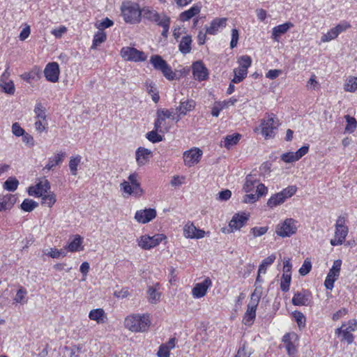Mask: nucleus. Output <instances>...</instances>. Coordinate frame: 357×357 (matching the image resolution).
Masks as SVG:
<instances>
[{
  "label": "nucleus",
  "instance_id": "nucleus-1",
  "mask_svg": "<svg viewBox=\"0 0 357 357\" xmlns=\"http://www.w3.org/2000/svg\"><path fill=\"white\" fill-rule=\"evenodd\" d=\"M150 324L148 315L133 314L125 320V326L132 332H144Z\"/></svg>",
  "mask_w": 357,
  "mask_h": 357
},
{
  "label": "nucleus",
  "instance_id": "nucleus-2",
  "mask_svg": "<svg viewBox=\"0 0 357 357\" xmlns=\"http://www.w3.org/2000/svg\"><path fill=\"white\" fill-rule=\"evenodd\" d=\"M121 14L124 20L127 23L135 24L140 21L142 17V10L138 4L130 1L122 3Z\"/></svg>",
  "mask_w": 357,
  "mask_h": 357
},
{
  "label": "nucleus",
  "instance_id": "nucleus-3",
  "mask_svg": "<svg viewBox=\"0 0 357 357\" xmlns=\"http://www.w3.org/2000/svg\"><path fill=\"white\" fill-rule=\"evenodd\" d=\"M128 179V181H124L121 183V189L128 195L141 196L143 194V190L138 181V174L137 173L131 174Z\"/></svg>",
  "mask_w": 357,
  "mask_h": 357
},
{
  "label": "nucleus",
  "instance_id": "nucleus-4",
  "mask_svg": "<svg viewBox=\"0 0 357 357\" xmlns=\"http://www.w3.org/2000/svg\"><path fill=\"white\" fill-rule=\"evenodd\" d=\"M345 223L346 220L344 217L339 216L335 225V236L330 242L332 245H340L344 241L349 231L348 227L346 226Z\"/></svg>",
  "mask_w": 357,
  "mask_h": 357
},
{
  "label": "nucleus",
  "instance_id": "nucleus-5",
  "mask_svg": "<svg viewBox=\"0 0 357 357\" xmlns=\"http://www.w3.org/2000/svg\"><path fill=\"white\" fill-rule=\"evenodd\" d=\"M278 126V120L273 114H268L267 119H262L260 124L261 133L266 139L273 138Z\"/></svg>",
  "mask_w": 357,
  "mask_h": 357
},
{
  "label": "nucleus",
  "instance_id": "nucleus-6",
  "mask_svg": "<svg viewBox=\"0 0 357 357\" xmlns=\"http://www.w3.org/2000/svg\"><path fill=\"white\" fill-rule=\"evenodd\" d=\"M297 222L292 218H287L276 227L275 232L281 237H289L297 231Z\"/></svg>",
  "mask_w": 357,
  "mask_h": 357
},
{
  "label": "nucleus",
  "instance_id": "nucleus-7",
  "mask_svg": "<svg viewBox=\"0 0 357 357\" xmlns=\"http://www.w3.org/2000/svg\"><path fill=\"white\" fill-rule=\"evenodd\" d=\"M259 302V296L255 292L251 294L250 301L247 305V310L243 317L245 324H251L256 317V310Z\"/></svg>",
  "mask_w": 357,
  "mask_h": 357
},
{
  "label": "nucleus",
  "instance_id": "nucleus-8",
  "mask_svg": "<svg viewBox=\"0 0 357 357\" xmlns=\"http://www.w3.org/2000/svg\"><path fill=\"white\" fill-rule=\"evenodd\" d=\"M342 261L340 259L335 260L333 262L332 268L329 270L326 278L324 281V286L327 289L332 290L334 287V282L338 279Z\"/></svg>",
  "mask_w": 357,
  "mask_h": 357
},
{
  "label": "nucleus",
  "instance_id": "nucleus-9",
  "mask_svg": "<svg viewBox=\"0 0 357 357\" xmlns=\"http://www.w3.org/2000/svg\"><path fill=\"white\" fill-rule=\"evenodd\" d=\"M121 56L127 61H144L146 59L144 52L134 47H126L121 50Z\"/></svg>",
  "mask_w": 357,
  "mask_h": 357
},
{
  "label": "nucleus",
  "instance_id": "nucleus-10",
  "mask_svg": "<svg viewBox=\"0 0 357 357\" xmlns=\"http://www.w3.org/2000/svg\"><path fill=\"white\" fill-rule=\"evenodd\" d=\"M165 238V236L161 234H158L153 236L145 235L141 236L138 241V245L144 250H149L159 245Z\"/></svg>",
  "mask_w": 357,
  "mask_h": 357
},
{
  "label": "nucleus",
  "instance_id": "nucleus-11",
  "mask_svg": "<svg viewBox=\"0 0 357 357\" xmlns=\"http://www.w3.org/2000/svg\"><path fill=\"white\" fill-rule=\"evenodd\" d=\"M350 26L351 25L347 22H341L329 30L326 33L324 34L321 36V41L322 43L331 41V40L336 38L340 33L346 31Z\"/></svg>",
  "mask_w": 357,
  "mask_h": 357
},
{
  "label": "nucleus",
  "instance_id": "nucleus-12",
  "mask_svg": "<svg viewBox=\"0 0 357 357\" xmlns=\"http://www.w3.org/2000/svg\"><path fill=\"white\" fill-rule=\"evenodd\" d=\"M202 155V151L199 148H193L183 153L185 165L190 167L198 163Z\"/></svg>",
  "mask_w": 357,
  "mask_h": 357
},
{
  "label": "nucleus",
  "instance_id": "nucleus-13",
  "mask_svg": "<svg viewBox=\"0 0 357 357\" xmlns=\"http://www.w3.org/2000/svg\"><path fill=\"white\" fill-rule=\"evenodd\" d=\"M311 301V293L307 289H301L294 294L291 303L295 306H307Z\"/></svg>",
  "mask_w": 357,
  "mask_h": 357
},
{
  "label": "nucleus",
  "instance_id": "nucleus-14",
  "mask_svg": "<svg viewBox=\"0 0 357 357\" xmlns=\"http://www.w3.org/2000/svg\"><path fill=\"white\" fill-rule=\"evenodd\" d=\"M50 189V182L47 179H43L38 182L35 186H31L29 188V194L31 196L42 197L45 196Z\"/></svg>",
  "mask_w": 357,
  "mask_h": 357
},
{
  "label": "nucleus",
  "instance_id": "nucleus-15",
  "mask_svg": "<svg viewBox=\"0 0 357 357\" xmlns=\"http://www.w3.org/2000/svg\"><path fill=\"white\" fill-rule=\"evenodd\" d=\"M59 73V66L56 62L49 63L44 70V75L46 79L53 83L58 82Z\"/></svg>",
  "mask_w": 357,
  "mask_h": 357
},
{
  "label": "nucleus",
  "instance_id": "nucleus-16",
  "mask_svg": "<svg viewBox=\"0 0 357 357\" xmlns=\"http://www.w3.org/2000/svg\"><path fill=\"white\" fill-rule=\"evenodd\" d=\"M309 150L308 146H303L296 152H288L281 155V160L286 163H291L298 161L303 155H305Z\"/></svg>",
  "mask_w": 357,
  "mask_h": 357
},
{
  "label": "nucleus",
  "instance_id": "nucleus-17",
  "mask_svg": "<svg viewBox=\"0 0 357 357\" xmlns=\"http://www.w3.org/2000/svg\"><path fill=\"white\" fill-rule=\"evenodd\" d=\"M192 74L195 79L199 81L206 80L208 78V73L202 61H197L192 66Z\"/></svg>",
  "mask_w": 357,
  "mask_h": 357
},
{
  "label": "nucleus",
  "instance_id": "nucleus-18",
  "mask_svg": "<svg viewBox=\"0 0 357 357\" xmlns=\"http://www.w3.org/2000/svg\"><path fill=\"white\" fill-rule=\"evenodd\" d=\"M156 216V211L154 208H148L137 211L135 215V219L139 223L146 224Z\"/></svg>",
  "mask_w": 357,
  "mask_h": 357
},
{
  "label": "nucleus",
  "instance_id": "nucleus-19",
  "mask_svg": "<svg viewBox=\"0 0 357 357\" xmlns=\"http://www.w3.org/2000/svg\"><path fill=\"white\" fill-rule=\"evenodd\" d=\"M211 284L212 282L209 278H206L203 282L196 284L192 290L193 297L199 298L204 296Z\"/></svg>",
  "mask_w": 357,
  "mask_h": 357
},
{
  "label": "nucleus",
  "instance_id": "nucleus-20",
  "mask_svg": "<svg viewBox=\"0 0 357 357\" xmlns=\"http://www.w3.org/2000/svg\"><path fill=\"white\" fill-rule=\"evenodd\" d=\"M204 234V231L197 229L192 223L186 224L183 228L184 236L188 238H202Z\"/></svg>",
  "mask_w": 357,
  "mask_h": 357
},
{
  "label": "nucleus",
  "instance_id": "nucleus-21",
  "mask_svg": "<svg viewBox=\"0 0 357 357\" xmlns=\"http://www.w3.org/2000/svg\"><path fill=\"white\" fill-rule=\"evenodd\" d=\"M248 220V215L245 213L243 214H235L229 223V226L231 231L240 229L245 225Z\"/></svg>",
  "mask_w": 357,
  "mask_h": 357
},
{
  "label": "nucleus",
  "instance_id": "nucleus-22",
  "mask_svg": "<svg viewBox=\"0 0 357 357\" xmlns=\"http://www.w3.org/2000/svg\"><path fill=\"white\" fill-rule=\"evenodd\" d=\"M172 112L169 109H160L157 111V119L154 123V128L156 131L162 132V123L166 119H169Z\"/></svg>",
  "mask_w": 357,
  "mask_h": 357
},
{
  "label": "nucleus",
  "instance_id": "nucleus-23",
  "mask_svg": "<svg viewBox=\"0 0 357 357\" xmlns=\"http://www.w3.org/2000/svg\"><path fill=\"white\" fill-rule=\"evenodd\" d=\"M293 337L296 338V335L295 334L287 333L283 336L282 341L285 344V348L288 355L290 357H296L297 349L291 342Z\"/></svg>",
  "mask_w": 357,
  "mask_h": 357
},
{
  "label": "nucleus",
  "instance_id": "nucleus-24",
  "mask_svg": "<svg viewBox=\"0 0 357 357\" xmlns=\"http://www.w3.org/2000/svg\"><path fill=\"white\" fill-rule=\"evenodd\" d=\"M152 154L151 150L139 147L136 151V160L139 166L144 165L149 160Z\"/></svg>",
  "mask_w": 357,
  "mask_h": 357
},
{
  "label": "nucleus",
  "instance_id": "nucleus-25",
  "mask_svg": "<svg viewBox=\"0 0 357 357\" xmlns=\"http://www.w3.org/2000/svg\"><path fill=\"white\" fill-rule=\"evenodd\" d=\"M142 16L144 19L158 24L162 21V14L160 15L156 10L149 8H144L142 10Z\"/></svg>",
  "mask_w": 357,
  "mask_h": 357
},
{
  "label": "nucleus",
  "instance_id": "nucleus-26",
  "mask_svg": "<svg viewBox=\"0 0 357 357\" xmlns=\"http://www.w3.org/2000/svg\"><path fill=\"white\" fill-rule=\"evenodd\" d=\"M227 18H215L211 22L208 27L206 29V33L210 35H215L220 28L226 26Z\"/></svg>",
  "mask_w": 357,
  "mask_h": 357
},
{
  "label": "nucleus",
  "instance_id": "nucleus-27",
  "mask_svg": "<svg viewBox=\"0 0 357 357\" xmlns=\"http://www.w3.org/2000/svg\"><path fill=\"white\" fill-rule=\"evenodd\" d=\"M17 198L15 195L8 194L0 198V211L10 210L15 204Z\"/></svg>",
  "mask_w": 357,
  "mask_h": 357
},
{
  "label": "nucleus",
  "instance_id": "nucleus-28",
  "mask_svg": "<svg viewBox=\"0 0 357 357\" xmlns=\"http://www.w3.org/2000/svg\"><path fill=\"white\" fill-rule=\"evenodd\" d=\"M294 24L290 22H286L282 24L275 26L272 31V38L274 40L278 41V38L282 34L285 33L290 28L293 27Z\"/></svg>",
  "mask_w": 357,
  "mask_h": 357
},
{
  "label": "nucleus",
  "instance_id": "nucleus-29",
  "mask_svg": "<svg viewBox=\"0 0 357 357\" xmlns=\"http://www.w3.org/2000/svg\"><path fill=\"white\" fill-rule=\"evenodd\" d=\"M89 317L98 324H103L107 319V315L105 311L101 308L94 309L90 311Z\"/></svg>",
  "mask_w": 357,
  "mask_h": 357
},
{
  "label": "nucleus",
  "instance_id": "nucleus-30",
  "mask_svg": "<svg viewBox=\"0 0 357 357\" xmlns=\"http://www.w3.org/2000/svg\"><path fill=\"white\" fill-rule=\"evenodd\" d=\"M200 6L198 5H194L188 10L182 12L179 15V20L182 22L188 21L198 15L200 13Z\"/></svg>",
  "mask_w": 357,
  "mask_h": 357
},
{
  "label": "nucleus",
  "instance_id": "nucleus-31",
  "mask_svg": "<svg viewBox=\"0 0 357 357\" xmlns=\"http://www.w3.org/2000/svg\"><path fill=\"white\" fill-rule=\"evenodd\" d=\"M195 106V102L193 100H187L181 101L176 110L179 112V115H185L188 112L192 110Z\"/></svg>",
  "mask_w": 357,
  "mask_h": 357
},
{
  "label": "nucleus",
  "instance_id": "nucleus-32",
  "mask_svg": "<svg viewBox=\"0 0 357 357\" xmlns=\"http://www.w3.org/2000/svg\"><path fill=\"white\" fill-rule=\"evenodd\" d=\"M192 38L190 36H183L179 43L178 48L181 53L186 54L191 51Z\"/></svg>",
  "mask_w": 357,
  "mask_h": 357
},
{
  "label": "nucleus",
  "instance_id": "nucleus-33",
  "mask_svg": "<svg viewBox=\"0 0 357 357\" xmlns=\"http://www.w3.org/2000/svg\"><path fill=\"white\" fill-rule=\"evenodd\" d=\"M150 63L157 70H161L167 63L159 55H153L150 59Z\"/></svg>",
  "mask_w": 357,
  "mask_h": 357
},
{
  "label": "nucleus",
  "instance_id": "nucleus-34",
  "mask_svg": "<svg viewBox=\"0 0 357 357\" xmlns=\"http://www.w3.org/2000/svg\"><path fill=\"white\" fill-rule=\"evenodd\" d=\"M64 156H65V153H61V154L57 153L54 157L50 158L48 160V162L46 165L45 168L48 170L52 169L54 167L59 165L62 162L63 158Z\"/></svg>",
  "mask_w": 357,
  "mask_h": 357
},
{
  "label": "nucleus",
  "instance_id": "nucleus-35",
  "mask_svg": "<svg viewBox=\"0 0 357 357\" xmlns=\"http://www.w3.org/2000/svg\"><path fill=\"white\" fill-rule=\"evenodd\" d=\"M158 25L162 27L163 30L161 35L164 38H167L170 25V17L162 13V21Z\"/></svg>",
  "mask_w": 357,
  "mask_h": 357
},
{
  "label": "nucleus",
  "instance_id": "nucleus-36",
  "mask_svg": "<svg viewBox=\"0 0 357 357\" xmlns=\"http://www.w3.org/2000/svg\"><path fill=\"white\" fill-rule=\"evenodd\" d=\"M276 259L275 254L269 255L268 257L264 259L259 267V274L266 273V268L268 266L271 265Z\"/></svg>",
  "mask_w": 357,
  "mask_h": 357
},
{
  "label": "nucleus",
  "instance_id": "nucleus-37",
  "mask_svg": "<svg viewBox=\"0 0 357 357\" xmlns=\"http://www.w3.org/2000/svg\"><path fill=\"white\" fill-rule=\"evenodd\" d=\"M241 135L239 134H233L227 135L224 140V146L229 149L231 146L236 144L240 140Z\"/></svg>",
  "mask_w": 357,
  "mask_h": 357
},
{
  "label": "nucleus",
  "instance_id": "nucleus-38",
  "mask_svg": "<svg viewBox=\"0 0 357 357\" xmlns=\"http://www.w3.org/2000/svg\"><path fill=\"white\" fill-rule=\"evenodd\" d=\"M157 284L155 286L149 287L147 291L149 300L151 303H155L160 300V294L158 292Z\"/></svg>",
  "mask_w": 357,
  "mask_h": 357
},
{
  "label": "nucleus",
  "instance_id": "nucleus-39",
  "mask_svg": "<svg viewBox=\"0 0 357 357\" xmlns=\"http://www.w3.org/2000/svg\"><path fill=\"white\" fill-rule=\"evenodd\" d=\"M106 33L103 31H98L94 35L91 48L96 49L98 46L104 43L106 40Z\"/></svg>",
  "mask_w": 357,
  "mask_h": 357
},
{
  "label": "nucleus",
  "instance_id": "nucleus-40",
  "mask_svg": "<svg viewBox=\"0 0 357 357\" xmlns=\"http://www.w3.org/2000/svg\"><path fill=\"white\" fill-rule=\"evenodd\" d=\"M344 89L346 91L355 92L357 90V77H349L345 82Z\"/></svg>",
  "mask_w": 357,
  "mask_h": 357
},
{
  "label": "nucleus",
  "instance_id": "nucleus-41",
  "mask_svg": "<svg viewBox=\"0 0 357 357\" xmlns=\"http://www.w3.org/2000/svg\"><path fill=\"white\" fill-rule=\"evenodd\" d=\"M82 241L79 236H76L75 238L68 244L67 248L70 252H76L82 250L81 247Z\"/></svg>",
  "mask_w": 357,
  "mask_h": 357
},
{
  "label": "nucleus",
  "instance_id": "nucleus-42",
  "mask_svg": "<svg viewBox=\"0 0 357 357\" xmlns=\"http://www.w3.org/2000/svg\"><path fill=\"white\" fill-rule=\"evenodd\" d=\"M285 201L282 199L280 193H276L272 195L267 202V205L270 208H274L278 205L282 204Z\"/></svg>",
  "mask_w": 357,
  "mask_h": 357
},
{
  "label": "nucleus",
  "instance_id": "nucleus-43",
  "mask_svg": "<svg viewBox=\"0 0 357 357\" xmlns=\"http://www.w3.org/2000/svg\"><path fill=\"white\" fill-rule=\"evenodd\" d=\"M38 206V204L29 199H25L21 204V208L24 211L31 212Z\"/></svg>",
  "mask_w": 357,
  "mask_h": 357
},
{
  "label": "nucleus",
  "instance_id": "nucleus-44",
  "mask_svg": "<svg viewBox=\"0 0 357 357\" xmlns=\"http://www.w3.org/2000/svg\"><path fill=\"white\" fill-rule=\"evenodd\" d=\"M238 63L239 64V68L248 72V68L251 66L252 59L250 56L243 55L238 59Z\"/></svg>",
  "mask_w": 357,
  "mask_h": 357
},
{
  "label": "nucleus",
  "instance_id": "nucleus-45",
  "mask_svg": "<svg viewBox=\"0 0 357 357\" xmlns=\"http://www.w3.org/2000/svg\"><path fill=\"white\" fill-rule=\"evenodd\" d=\"M19 185V181L13 177H9L3 183V188L8 191H15Z\"/></svg>",
  "mask_w": 357,
  "mask_h": 357
},
{
  "label": "nucleus",
  "instance_id": "nucleus-46",
  "mask_svg": "<svg viewBox=\"0 0 357 357\" xmlns=\"http://www.w3.org/2000/svg\"><path fill=\"white\" fill-rule=\"evenodd\" d=\"M234 76L232 79L231 82L233 83H239L243 80V79L246 77L248 72L245 71V70H242L239 68L234 69Z\"/></svg>",
  "mask_w": 357,
  "mask_h": 357
},
{
  "label": "nucleus",
  "instance_id": "nucleus-47",
  "mask_svg": "<svg viewBox=\"0 0 357 357\" xmlns=\"http://www.w3.org/2000/svg\"><path fill=\"white\" fill-rule=\"evenodd\" d=\"M34 113L36 114V117L38 119H42L43 121H46V114H45V108L43 106L41 102H38L34 108Z\"/></svg>",
  "mask_w": 357,
  "mask_h": 357
},
{
  "label": "nucleus",
  "instance_id": "nucleus-48",
  "mask_svg": "<svg viewBox=\"0 0 357 357\" xmlns=\"http://www.w3.org/2000/svg\"><path fill=\"white\" fill-rule=\"evenodd\" d=\"M297 188L295 185H289L280 192V195L285 201L287 199L292 197L296 192Z\"/></svg>",
  "mask_w": 357,
  "mask_h": 357
},
{
  "label": "nucleus",
  "instance_id": "nucleus-49",
  "mask_svg": "<svg viewBox=\"0 0 357 357\" xmlns=\"http://www.w3.org/2000/svg\"><path fill=\"white\" fill-rule=\"evenodd\" d=\"M345 119L347 121V126L345 128V130L350 133L354 132L357 127V121L355 118L350 116L349 115H346Z\"/></svg>",
  "mask_w": 357,
  "mask_h": 357
},
{
  "label": "nucleus",
  "instance_id": "nucleus-50",
  "mask_svg": "<svg viewBox=\"0 0 357 357\" xmlns=\"http://www.w3.org/2000/svg\"><path fill=\"white\" fill-rule=\"evenodd\" d=\"M82 157L80 155H77L74 158H71L69 162V168L70 172L73 175L77 174V166L81 162Z\"/></svg>",
  "mask_w": 357,
  "mask_h": 357
},
{
  "label": "nucleus",
  "instance_id": "nucleus-51",
  "mask_svg": "<svg viewBox=\"0 0 357 357\" xmlns=\"http://www.w3.org/2000/svg\"><path fill=\"white\" fill-rule=\"evenodd\" d=\"M257 179L251 174L246 176V181L243 185V190L246 192H249L252 190L255 185L257 183Z\"/></svg>",
  "mask_w": 357,
  "mask_h": 357
},
{
  "label": "nucleus",
  "instance_id": "nucleus-52",
  "mask_svg": "<svg viewBox=\"0 0 357 357\" xmlns=\"http://www.w3.org/2000/svg\"><path fill=\"white\" fill-rule=\"evenodd\" d=\"M291 280V275L287 274H282L280 282V289L282 291L287 292L289 291Z\"/></svg>",
  "mask_w": 357,
  "mask_h": 357
},
{
  "label": "nucleus",
  "instance_id": "nucleus-53",
  "mask_svg": "<svg viewBox=\"0 0 357 357\" xmlns=\"http://www.w3.org/2000/svg\"><path fill=\"white\" fill-rule=\"evenodd\" d=\"M42 203L48 207H52L56 202V196L53 192H48L45 196H42Z\"/></svg>",
  "mask_w": 357,
  "mask_h": 357
},
{
  "label": "nucleus",
  "instance_id": "nucleus-54",
  "mask_svg": "<svg viewBox=\"0 0 357 357\" xmlns=\"http://www.w3.org/2000/svg\"><path fill=\"white\" fill-rule=\"evenodd\" d=\"M293 317L299 328H303L305 326L306 319L302 312L296 310L293 312Z\"/></svg>",
  "mask_w": 357,
  "mask_h": 357
},
{
  "label": "nucleus",
  "instance_id": "nucleus-55",
  "mask_svg": "<svg viewBox=\"0 0 357 357\" xmlns=\"http://www.w3.org/2000/svg\"><path fill=\"white\" fill-rule=\"evenodd\" d=\"M160 71L168 80L172 81L176 79V73L172 70V68L168 64H167Z\"/></svg>",
  "mask_w": 357,
  "mask_h": 357
},
{
  "label": "nucleus",
  "instance_id": "nucleus-56",
  "mask_svg": "<svg viewBox=\"0 0 357 357\" xmlns=\"http://www.w3.org/2000/svg\"><path fill=\"white\" fill-rule=\"evenodd\" d=\"M158 131L154 128L153 130L146 133V138L153 143H157L162 141V137L158 134Z\"/></svg>",
  "mask_w": 357,
  "mask_h": 357
},
{
  "label": "nucleus",
  "instance_id": "nucleus-57",
  "mask_svg": "<svg viewBox=\"0 0 357 357\" xmlns=\"http://www.w3.org/2000/svg\"><path fill=\"white\" fill-rule=\"evenodd\" d=\"M268 230V227H255L250 229V233L253 237L257 238L265 234Z\"/></svg>",
  "mask_w": 357,
  "mask_h": 357
},
{
  "label": "nucleus",
  "instance_id": "nucleus-58",
  "mask_svg": "<svg viewBox=\"0 0 357 357\" xmlns=\"http://www.w3.org/2000/svg\"><path fill=\"white\" fill-rule=\"evenodd\" d=\"M26 295V291L23 288H20L17 291V292L15 295V297L14 298V301L16 303H25L26 302V301L25 300Z\"/></svg>",
  "mask_w": 357,
  "mask_h": 357
},
{
  "label": "nucleus",
  "instance_id": "nucleus-59",
  "mask_svg": "<svg viewBox=\"0 0 357 357\" xmlns=\"http://www.w3.org/2000/svg\"><path fill=\"white\" fill-rule=\"evenodd\" d=\"M3 89V91L10 95L14 94L15 91V85L13 81H9L8 82H5L4 84L0 85Z\"/></svg>",
  "mask_w": 357,
  "mask_h": 357
},
{
  "label": "nucleus",
  "instance_id": "nucleus-60",
  "mask_svg": "<svg viewBox=\"0 0 357 357\" xmlns=\"http://www.w3.org/2000/svg\"><path fill=\"white\" fill-rule=\"evenodd\" d=\"M342 341H346L349 344H351L354 341V335H352L351 332H350L349 330L344 329L342 331Z\"/></svg>",
  "mask_w": 357,
  "mask_h": 357
},
{
  "label": "nucleus",
  "instance_id": "nucleus-61",
  "mask_svg": "<svg viewBox=\"0 0 357 357\" xmlns=\"http://www.w3.org/2000/svg\"><path fill=\"white\" fill-rule=\"evenodd\" d=\"M12 132L17 137L22 136L24 134V130L20 127L18 123L13 124Z\"/></svg>",
  "mask_w": 357,
  "mask_h": 357
},
{
  "label": "nucleus",
  "instance_id": "nucleus-62",
  "mask_svg": "<svg viewBox=\"0 0 357 357\" xmlns=\"http://www.w3.org/2000/svg\"><path fill=\"white\" fill-rule=\"evenodd\" d=\"M312 268L311 263L310 261H305L301 266V268L299 269V273L301 275H305L307 274Z\"/></svg>",
  "mask_w": 357,
  "mask_h": 357
},
{
  "label": "nucleus",
  "instance_id": "nucleus-63",
  "mask_svg": "<svg viewBox=\"0 0 357 357\" xmlns=\"http://www.w3.org/2000/svg\"><path fill=\"white\" fill-rule=\"evenodd\" d=\"M114 22L112 20H109L108 17H106L98 25H97V28L99 29L100 31H102L103 29L112 26Z\"/></svg>",
  "mask_w": 357,
  "mask_h": 357
},
{
  "label": "nucleus",
  "instance_id": "nucleus-64",
  "mask_svg": "<svg viewBox=\"0 0 357 357\" xmlns=\"http://www.w3.org/2000/svg\"><path fill=\"white\" fill-rule=\"evenodd\" d=\"M169 351L168 347L162 344L159 347L157 355L158 357H169Z\"/></svg>",
  "mask_w": 357,
  "mask_h": 357
}]
</instances>
